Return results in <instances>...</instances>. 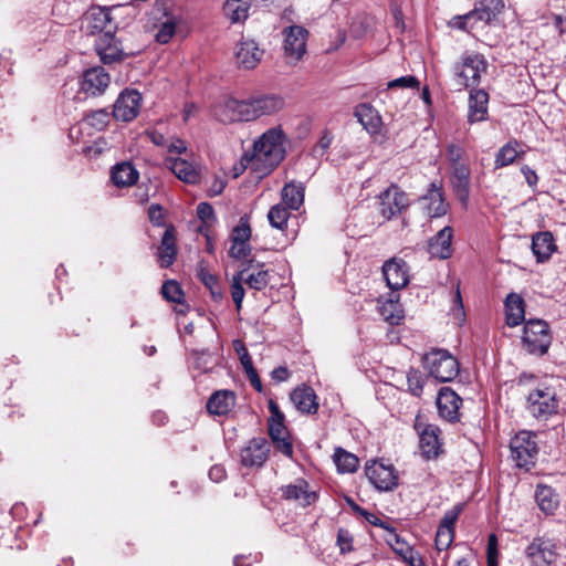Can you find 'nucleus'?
<instances>
[{
    "label": "nucleus",
    "mask_w": 566,
    "mask_h": 566,
    "mask_svg": "<svg viewBox=\"0 0 566 566\" xmlns=\"http://www.w3.org/2000/svg\"><path fill=\"white\" fill-rule=\"evenodd\" d=\"M95 51L105 65L119 63L129 56V54L123 51L120 42L115 38L114 32L109 30L99 34L95 40Z\"/></svg>",
    "instance_id": "obj_11"
},
{
    "label": "nucleus",
    "mask_w": 566,
    "mask_h": 566,
    "mask_svg": "<svg viewBox=\"0 0 566 566\" xmlns=\"http://www.w3.org/2000/svg\"><path fill=\"white\" fill-rule=\"evenodd\" d=\"M420 200L424 203L423 208L430 218H440L448 212L449 205L446 202L441 182L432 181Z\"/></svg>",
    "instance_id": "obj_16"
},
{
    "label": "nucleus",
    "mask_w": 566,
    "mask_h": 566,
    "mask_svg": "<svg viewBox=\"0 0 566 566\" xmlns=\"http://www.w3.org/2000/svg\"><path fill=\"white\" fill-rule=\"evenodd\" d=\"M475 8L482 14L483 24H490L502 12L504 2L503 0H480Z\"/></svg>",
    "instance_id": "obj_43"
},
{
    "label": "nucleus",
    "mask_w": 566,
    "mask_h": 566,
    "mask_svg": "<svg viewBox=\"0 0 566 566\" xmlns=\"http://www.w3.org/2000/svg\"><path fill=\"white\" fill-rule=\"evenodd\" d=\"M217 118L222 123L241 122L239 113V99L228 97L216 107Z\"/></svg>",
    "instance_id": "obj_37"
},
{
    "label": "nucleus",
    "mask_w": 566,
    "mask_h": 566,
    "mask_svg": "<svg viewBox=\"0 0 566 566\" xmlns=\"http://www.w3.org/2000/svg\"><path fill=\"white\" fill-rule=\"evenodd\" d=\"M420 82L415 75H403L388 82V88H419Z\"/></svg>",
    "instance_id": "obj_57"
},
{
    "label": "nucleus",
    "mask_w": 566,
    "mask_h": 566,
    "mask_svg": "<svg viewBox=\"0 0 566 566\" xmlns=\"http://www.w3.org/2000/svg\"><path fill=\"white\" fill-rule=\"evenodd\" d=\"M142 101V94L137 90L125 88L114 104V118L125 123L134 120L139 114Z\"/></svg>",
    "instance_id": "obj_10"
},
{
    "label": "nucleus",
    "mask_w": 566,
    "mask_h": 566,
    "mask_svg": "<svg viewBox=\"0 0 566 566\" xmlns=\"http://www.w3.org/2000/svg\"><path fill=\"white\" fill-rule=\"evenodd\" d=\"M229 254L235 260H243L248 258L251 254V245L249 241L231 242Z\"/></svg>",
    "instance_id": "obj_59"
},
{
    "label": "nucleus",
    "mask_w": 566,
    "mask_h": 566,
    "mask_svg": "<svg viewBox=\"0 0 566 566\" xmlns=\"http://www.w3.org/2000/svg\"><path fill=\"white\" fill-rule=\"evenodd\" d=\"M223 9L232 23L243 21L248 18L249 7L245 2L240 0H227Z\"/></svg>",
    "instance_id": "obj_46"
},
{
    "label": "nucleus",
    "mask_w": 566,
    "mask_h": 566,
    "mask_svg": "<svg viewBox=\"0 0 566 566\" xmlns=\"http://www.w3.org/2000/svg\"><path fill=\"white\" fill-rule=\"evenodd\" d=\"M251 227L249 223V217L247 214L239 219V223L232 229L230 239L231 242H243L250 241Z\"/></svg>",
    "instance_id": "obj_51"
},
{
    "label": "nucleus",
    "mask_w": 566,
    "mask_h": 566,
    "mask_svg": "<svg viewBox=\"0 0 566 566\" xmlns=\"http://www.w3.org/2000/svg\"><path fill=\"white\" fill-rule=\"evenodd\" d=\"M305 188L302 182L290 181L281 191L283 206L290 210H298L304 202Z\"/></svg>",
    "instance_id": "obj_34"
},
{
    "label": "nucleus",
    "mask_w": 566,
    "mask_h": 566,
    "mask_svg": "<svg viewBox=\"0 0 566 566\" xmlns=\"http://www.w3.org/2000/svg\"><path fill=\"white\" fill-rule=\"evenodd\" d=\"M462 398L450 387H442L437 397L438 413L448 422L454 423L460 420V406Z\"/></svg>",
    "instance_id": "obj_14"
},
{
    "label": "nucleus",
    "mask_w": 566,
    "mask_h": 566,
    "mask_svg": "<svg viewBox=\"0 0 566 566\" xmlns=\"http://www.w3.org/2000/svg\"><path fill=\"white\" fill-rule=\"evenodd\" d=\"M379 211L385 219H391L409 206V200L403 191L392 186L379 196Z\"/></svg>",
    "instance_id": "obj_13"
},
{
    "label": "nucleus",
    "mask_w": 566,
    "mask_h": 566,
    "mask_svg": "<svg viewBox=\"0 0 566 566\" xmlns=\"http://www.w3.org/2000/svg\"><path fill=\"white\" fill-rule=\"evenodd\" d=\"M354 115L370 134H377L380 130L382 124L381 116L371 104H358L354 109Z\"/></svg>",
    "instance_id": "obj_28"
},
{
    "label": "nucleus",
    "mask_w": 566,
    "mask_h": 566,
    "mask_svg": "<svg viewBox=\"0 0 566 566\" xmlns=\"http://www.w3.org/2000/svg\"><path fill=\"white\" fill-rule=\"evenodd\" d=\"M138 178L139 172L130 161L117 163L112 167L111 180L118 188L133 186Z\"/></svg>",
    "instance_id": "obj_29"
},
{
    "label": "nucleus",
    "mask_w": 566,
    "mask_h": 566,
    "mask_svg": "<svg viewBox=\"0 0 566 566\" xmlns=\"http://www.w3.org/2000/svg\"><path fill=\"white\" fill-rule=\"evenodd\" d=\"M270 443L263 437L250 439L239 452L240 464L244 468H262L269 459Z\"/></svg>",
    "instance_id": "obj_8"
},
{
    "label": "nucleus",
    "mask_w": 566,
    "mask_h": 566,
    "mask_svg": "<svg viewBox=\"0 0 566 566\" xmlns=\"http://www.w3.org/2000/svg\"><path fill=\"white\" fill-rule=\"evenodd\" d=\"M449 25L453 29L462 30V31H470L474 29V22H471L469 19L468 13L463 15H455L451 19L449 22Z\"/></svg>",
    "instance_id": "obj_62"
},
{
    "label": "nucleus",
    "mask_w": 566,
    "mask_h": 566,
    "mask_svg": "<svg viewBox=\"0 0 566 566\" xmlns=\"http://www.w3.org/2000/svg\"><path fill=\"white\" fill-rule=\"evenodd\" d=\"M489 94L484 90L472 88L469 95L468 122L475 124L488 118Z\"/></svg>",
    "instance_id": "obj_23"
},
{
    "label": "nucleus",
    "mask_w": 566,
    "mask_h": 566,
    "mask_svg": "<svg viewBox=\"0 0 566 566\" xmlns=\"http://www.w3.org/2000/svg\"><path fill=\"white\" fill-rule=\"evenodd\" d=\"M242 282H244L250 289L255 291H262L270 282V274L268 270H260L256 273H250L245 275L243 273Z\"/></svg>",
    "instance_id": "obj_49"
},
{
    "label": "nucleus",
    "mask_w": 566,
    "mask_h": 566,
    "mask_svg": "<svg viewBox=\"0 0 566 566\" xmlns=\"http://www.w3.org/2000/svg\"><path fill=\"white\" fill-rule=\"evenodd\" d=\"M462 509H463L462 504H457L451 510H448L443 514L438 526H440L444 530H447V528L454 530L455 522L458 521L459 515L462 512Z\"/></svg>",
    "instance_id": "obj_55"
},
{
    "label": "nucleus",
    "mask_w": 566,
    "mask_h": 566,
    "mask_svg": "<svg viewBox=\"0 0 566 566\" xmlns=\"http://www.w3.org/2000/svg\"><path fill=\"white\" fill-rule=\"evenodd\" d=\"M111 84V76L103 66H93L84 71L80 86L88 96H99L105 93Z\"/></svg>",
    "instance_id": "obj_12"
},
{
    "label": "nucleus",
    "mask_w": 566,
    "mask_h": 566,
    "mask_svg": "<svg viewBox=\"0 0 566 566\" xmlns=\"http://www.w3.org/2000/svg\"><path fill=\"white\" fill-rule=\"evenodd\" d=\"M272 442L276 451L290 459L293 458V444L289 438L277 437L276 439H272Z\"/></svg>",
    "instance_id": "obj_60"
},
{
    "label": "nucleus",
    "mask_w": 566,
    "mask_h": 566,
    "mask_svg": "<svg viewBox=\"0 0 566 566\" xmlns=\"http://www.w3.org/2000/svg\"><path fill=\"white\" fill-rule=\"evenodd\" d=\"M440 433V428L431 423L427 424L419 433V449L424 459H437L442 452Z\"/></svg>",
    "instance_id": "obj_19"
},
{
    "label": "nucleus",
    "mask_w": 566,
    "mask_h": 566,
    "mask_svg": "<svg viewBox=\"0 0 566 566\" xmlns=\"http://www.w3.org/2000/svg\"><path fill=\"white\" fill-rule=\"evenodd\" d=\"M290 209H287L285 206L277 203L273 206L269 213L268 219L271 224V227L283 230L287 226V221L290 218Z\"/></svg>",
    "instance_id": "obj_48"
},
{
    "label": "nucleus",
    "mask_w": 566,
    "mask_h": 566,
    "mask_svg": "<svg viewBox=\"0 0 566 566\" xmlns=\"http://www.w3.org/2000/svg\"><path fill=\"white\" fill-rule=\"evenodd\" d=\"M525 556L531 566H552L558 558L556 542L546 536L534 537L525 548Z\"/></svg>",
    "instance_id": "obj_7"
},
{
    "label": "nucleus",
    "mask_w": 566,
    "mask_h": 566,
    "mask_svg": "<svg viewBox=\"0 0 566 566\" xmlns=\"http://www.w3.org/2000/svg\"><path fill=\"white\" fill-rule=\"evenodd\" d=\"M521 153V144L517 140H510L502 146L495 156V168L506 167L514 163Z\"/></svg>",
    "instance_id": "obj_40"
},
{
    "label": "nucleus",
    "mask_w": 566,
    "mask_h": 566,
    "mask_svg": "<svg viewBox=\"0 0 566 566\" xmlns=\"http://www.w3.org/2000/svg\"><path fill=\"white\" fill-rule=\"evenodd\" d=\"M239 113L241 122H250L259 118V114L256 112V106L254 102V97L245 101L239 99Z\"/></svg>",
    "instance_id": "obj_53"
},
{
    "label": "nucleus",
    "mask_w": 566,
    "mask_h": 566,
    "mask_svg": "<svg viewBox=\"0 0 566 566\" xmlns=\"http://www.w3.org/2000/svg\"><path fill=\"white\" fill-rule=\"evenodd\" d=\"M191 356L193 358V367L200 373H209L218 364L216 355L210 353L208 349L192 350Z\"/></svg>",
    "instance_id": "obj_42"
},
{
    "label": "nucleus",
    "mask_w": 566,
    "mask_h": 566,
    "mask_svg": "<svg viewBox=\"0 0 566 566\" xmlns=\"http://www.w3.org/2000/svg\"><path fill=\"white\" fill-rule=\"evenodd\" d=\"M285 157L284 134L281 128H271L254 143L251 153L241 158L242 169L250 167L258 177L268 176Z\"/></svg>",
    "instance_id": "obj_1"
},
{
    "label": "nucleus",
    "mask_w": 566,
    "mask_h": 566,
    "mask_svg": "<svg viewBox=\"0 0 566 566\" xmlns=\"http://www.w3.org/2000/svg\"><path fill=\"white\" fill-rule=\"evenodd\" d=\"M307 30L301 25H292L284 31V53L286 56L298 61L306 49Z\"/></svg>",
    "instance_id": "obj_18"
},
{
    "label": "nucleus",
    "mask_w": 566,
    "mask_h": 566,
    "mask_svg": "<svg viewBox=\"0 0 566 566\" xmlns=\"http://www.w3.org/2000/svg\"><path fill=\"white\" fill-rule=\"evenodd\" d=\"M511 459L517 468L531 470L538 452L534 437L528 431H520L510 442Z\"/></svg>",
    "instance_id": "obj_5"
},
{
    "label": "nucleus",
    "mask_w": 566,
    "mask_h": 566,
    "mask_svg": "<svg viewBox=\"0 0 566 566\" xmlns=\"http://www.w3.org/2000/svg\"><path fill=\"white\" fill-rule=\"evenodd\" d=\"M243 349V354H240V363L247 374V377L250 380L251 386L258 391L261 392L263 390L261 379L258 375L256 369L253 366L252 358L248 353V349L244 345H241Z\"/></svg>",
    "instance_id": "obj_44"
},
{
    "label": "nucleus",
    "mask_w": 566,
    "mask_h": 566,
    "mask_svg": "<svg viewBox=\"0 0 566 566\" xmlns=\"http://www.w3.org/2000/svg\"><path fill=\"white\" fill-rule=\"evenodd\" d=\"M447 157L451 161L452 167L454 165H465L464 163H460L462 155H463V148L455 144H450L447 146L446 149Z\"/></svg>",
    "instance_id": "obj_63"
},
{
    "label": "nucleus",
    "mask_w": 566,
    "mask_h": 566,
    "mask_svg": "<svg viewBox=\"0 0 566 566\" xmlns=\"http://www.w3.org/2000/svg\"><path fill=\"white\" fill-rule=\"evenodd\" d=\"M389 532L390 538L388 543L392 547V549L400 555L405 560L409 562L412 565L413 560V549L403 541L397 533L396 530L391 526Z\"/></svg>",
    "instance_id": "obj_45"
},
{
    "label": "nucleus",
    "mask_w": 566,
    "mask_h": 566,
    "mask_svg": "<svg viewBox=\"0 0 566 566\" xmlns=\"http://www.w3.org/2000/svg\"><path fill=\"white\" fill-rule=\"evenodd\" d=\"M488 62L482 54L468 53L454 65V81L459 90L475 86L481 74L486 72Z\"/></svg>",
    "instance_id": "obj_4"
},
{
    "label": "nucleus",
    "mask_w": 566,
    "mask_h": 566,
    "mask_svg": "<svg viewBox=\"0 0 566 566\" xmlns=\"http://www.w3.org/2000/svg\"><path fill=\"white\" fill-rule=\"evenodd\" d=\"M427 379L428 377L422 371L410 368L407 373L408 391L415 397H421Z\"/></svg>",
    "instance_id": "obj_47"
},
{
    "label": "nucleus",
    "mask_w": 566,
    "mask_h": 566,
    "mask_svg": "<svg viewBox=\"0 0 566 566\" xmlns=\"http://www.w3.org/2000/svg\"><path fill=\"white\" fill-rule=\"evenodd\" d=\"M161 295L168 302L179 304L182 302L184 291L177 281L167 280L161 286Z\"/></svg>",
    "instance_id": "obj_50"
},
{
    "label": "nucleus",
    "mask_w": 566,
    "mask_h": 566,
    "mask_svg": "<svg viewBox=\"0 0 566 566\" xmlns=\"http://www.w3.org/2000/svg\"><path fill=\"white\" fill-rule=\"evenodd\" d=\"M247 271H248V269H243L238 274H235L233 276V281L231 284V296L235 304L237 311H240L242 307V301H243L244 294H245V291H244V287L242 284L243 283L242 279H243V273H247Z\"/></svg>",
    "instance_id": "obj_52"
},
{
    "label": "nucleus",
    "mask_w": 566,
    "mask_h": 566,
    "mask_svg": "<svg viewBox=\"0 0 566 566\" xmlns=\"http://www.w3.org/2000/svg\"><path fill=\"white\" fill-rule=\"evenodd\" d=\"M454 538V530H444L438 526L434 544L438 551H444L450 547Z\"/></svg>",
    "instance_id": "obj_54"
},
{
    "label": "nucleus",
    "mask_w": 566,
    "mask_h": 566,
    "mask_svg": "<svg viewBox=\"0 0 566 566\" xmlns=\"http://www.w3.org/2000/svg\"><path fill=\"white\" fill-rule=\"evenodd\" d=\"M197 276L209 290L211 298L214 302H220L223 298L221 283L217 275L210 273L206 268L200 266L197 271Z\"/></svg>",
    "instance_id": "obj_39"
},
{
    "label": "nucleus",
    "mask_w": 566,
    "mask_h": 566,
    "mask_svg": "<svg viewBox=\"0 0 566 566\" xmlns=\"http://www.w3.org/2000/svg\"><path fill=\"white\" fill-rule=\"evenodd\" d=\"M527 410L537 419H547L557 413L556 390L553 387L545 386L531 391L527 397Z\"/></svg>",
    "instance_id": "obj_6"
},
{
    "label": "nucleus",
    "mask_w": 566,
    "mask_h": 566,
    "mask_svg": "<svg viewBox=\"0 0 566 566\" xmlns=\"http://www.w3.org/2000/svg\"><path fill=\"white\" fill-rule=\"evenodd\" d=\"M453 229L450 226H446L439 230L428 241V253L433 259L447 260L451 258Z\"/></svg>",
    "instance_id": "obj_20"
},
{
    "label": "nucleus",
    "mask_w": 566,
    "mask_h": 566,
    "mask_svg": "<svg viewBox=\"0 0 566 566\" xmlns=\"http://www.w3.org/2000/svg\"><path fill=\"white\" fill-rule=\"evenodd\" d=\"M166 166L184 182L195 185L200 181L199 170L186 159L169 157L166 159Z\"/></svg>",
    "instance_id": "obj_27"
},
{
    "label": "nucleus",
    "mask_w": 566,
    "mask_h": 566,
    "mask_svg": "<svg viewBox=\"0 0 566 566\" xmlns=\"http://www.w3.org/2000/svg\"><path fill=\"white\" fill-rule=\"evenodd\" d=\"M378 313L384 318V321L390 325H398L403 318V312L400 303L397 298L394 300L392 297L386 300L385 302L379 301Z\"/></svg>",
    "instance_id": "obj_35"
},
{
    "label": "nucleus",
    "mask_w": 566,
    "mask_h": 566,
    "mask_svg": "<svg viewBox=\"0 0 566 566\" xmlns=\"http://www.w3.org/2000/svg\"><path fill=\"white\" fill-rule=\"evenodd\" d=\"M177 255L176 235L174 226L166 228L160 245L158 247L157 256L160 268L167 269L174 264Z\"/></svg>",
    "instance_id": "obj_24"
},
{
    "label": "nucleus",
    "mask_w": 566,
    "mask_h": 566,
    "mask_svg": "<svg viewBox=\"0 0 566 566\" xmlns=\"http://www.w3.org/2000/svg\"><path fill=\"white\" fill-rule=\"evenodd\" d=\"M505 322L510 327L525 323V302L517 293H510L504 301Z\"/></svg>",
    "instance_id": "obj_25"
},
{
    "label": "nucleus",
    "mask_w": 566,
    "mask_h": 566,
    "mask_svg": "<svg viewBox=\"0 0 566 566\" xmlns=\"http://www.w3.org/2000/svg\"><path fill=\"white\" fill-rule=\"evenodd\" d=\"M531 248L537 262L547 261L556 249L553 234L548 231L534 234Z\"/></svg>",
    "instance_id": "obj_32"
},
{
    "label": "nucleus",
    "mask_w": 566,
    "mask_h": 566,
    "mask_svg": "<svg viewBox=\"0 0 566 566\" xmlns=\"http://www.w3.org/2000/svg\"><path fill=\"white\" fill-rule=\"evenodd\" d=\"M430 377L440 382L453 380L459 374V361L446 349H433L422 358Z\"/></svg>",
    "instance_id": "obj_2"
},
{
    "label": "nucleus",
    "mask_w": 566,
    "mask_h": 566,
    "mask_svg": "<svg viewBox=\"0 0 566 566\" xmlns=\"http://www.w3.org/2000/svg\"><path fill=\"white\" fill-rule=\"evenodd\" d=\"M450 185L455 198L463 208H467L471 188V169L469 165H454L451 168Z\"/></svg>",
    "instance_id": "obj_15"
},
{
    "label": "nucleus",
    "mask_w": 566,
    "mask_h": 566,
    "mask_svg": "<svg viewBox=\"0 0 566 566\" xmlns=\"http://www.w3.org/2000/svg\"><path fill=\"white\" fill-rule=\"evenodd\" d=\"M175 31L176 23L172 20H167L160 25L156 34V41L161 44L168 43L172 35L175 34Z\"/></svg>",
    "instance_id": "obj_58"
},
{
    "label": "nucleus",
    "mask_w": 566,
    "mask_h": 566,
    "mask_svg": "<svg viewBox=\"0 0 566 566\" xmlns=\"http://www.w3.org/2000/svg\"><path fill=\"white\" fill-rule=\"evenodd\" d=\"M235 403V395L232 390L222 389L214 391L207 401V410L214 416H226Z\"/></svg>",
    "instance_id": "obj_26"
},
{
    "label": "nucleus",
    "mask_w": 566,
    "mask_h": 566,
    "mask_svg": "<svg viewBox=\"0 0 566 566\" xmlns=\"http://www.w3.org/2000/svg\"><path fill=\"white\" fill-rule=\"evenodd\" d=\"M290 398L301 413L315 415L318 410L317 396L311 386L302 385L295 388Z\"/></svg>",
    "instance_id": "obj_22"
},
{
    "label": "nucleus",
    "mask_w": 566,
    "mask_h": 566,
    "mask_svg": "<svg viewBox=\"0 0 566 566\" xmlns=\"http://www.w3.org/2000/svg\"><path fill=\"white\" fill-rule=\"evenodd\" d=\"M149 221L156 227H163L164 222V209L158 203H153L148 208Z\"/></svg>",
    "instance_id": "obj_61"
},
{
    "label": "nucleus",
    "mask_w": 566,
    "mask_h": 566,
    "mask_svg": "<svg viewBox=\"0 0 566 566\" xmlns=\"http://www.w3.org/2000/svg\"><path fill=\"white\" fill-rule=\"evenodd\" d=\"M522 343L531 355L543 356L552 344V335L547 322L535 318L524 323Z\"/></svg>",
    "instance_id": "obj_3"
},
{
    "label": "nucleus",
    "mask_w": 566,
    "mask_h": 566,
    "mask_svg": "<svg viewBox=\"0 0 566 566\" xmlns=\"http://www.w3.org/2000/svg\"><path fill=\"white\" fill-rule=\"evenodd\" d=\"M254 102L259 117L272 115L281 111L284 106V99L275 94L254 97Z\"/></svg>",
    "instance_id": "obj_36"
},
{
    "label": "nucleus",
    "mask_w": 566,
    "mask_h": 566,
    "mask_svg": "<svg viewBox=\"0 0 566 566\" xmlns=\"http://www.w3.org/2000/svg\"><path fill=\"white\" fill-rule=\"evenodd\" d=\"M336 544L339 547V553L342 555H346V554L350 553L354 549L353 535L350 534V532L345 528H339L337 532Z\"/></svg>",
    "instance_id": "obj_56"
},
{
    "label": "nucleus",
    "mask_w": 566,
    "mask_h": 566,
    "mask_svg": "<svg viewBox=\"0 0 566 566\" xmlns=\"http://www.w3.org/2000/svg\"><path fill=\"white\" fill-rule=\"evenodd\" d=\"M282 496L285 500L301 501L303 506H308L317 499L315 492L308 491V483L304 479H298L295 484L282 486Z\"/></svg>",
    "instance_id": "obj_30"
},
{
    "label": "nucleus",
    "mask_w": 566,
    "mask_h": 566,
    "mask_svg": "<svg viewBox=\"0 0 566 566\" xmlns=\"http://www.w3.org/2000/svg\"><path fill=\"white\" fill-rule=\"evenodd\" d=\"M88 19V29L91 32H101V34L106 31L114 32L115 24L113 22L112 13L109 8L105 7H95L92 8L87 15Z\"/></svg>",
    "instance_id": "obj_31"
},
{
    "label": "nucleus",
    "mask_w": 566,
    "mask_h": 566,
    "mask_svg": "<svg viewBox=\"0 0 566 566\" xmlns=\"http://www.w3.org/2000/svg\"><path fill=\"white\" fill-rule=\"evenodd\" d=\"M365 474L378 491H391L398 485V476L392 464L373 460L366 463Z\"/></svg>",
    "instance_id": "obj_9"
},
{
    "label": "nucleus",
    "mask_w": 566,
    "mask_h": 566,
    "mask_svg": "<svg viewBox=\"0 0 566 566\" xmlns=\"http://www.w3.org/2000/svg\"><path fill=\"white\" fill-rule=\"evenodd\" d=\"M382 274L388 287L398 291L409 282L407 263L402 260L391 259L382 265Z\"/></svg>",
    "instance_id": "obj_21"
},
{
    "label": "nucleus",
    "mask_w": 566,
    "mask_h": 566,
    "mask_svg": "<svg viewBox=\"0 0 566 566\" xmlns=\"http://www.w3.org/2000/svg\"><path fill=\"white\" fill-rule=\"evenodd\" d=\"M535 500L539 510L546 515H552L559 506V495L546 484H537Z\"/></svg>",
    "instance_id": "obj_33"
},
{
    "label": "nucleus",
    "mask_w": 566,
    "mask_h": 566,
    "mask_svg": "<svg viewBox=\"0 0 566 566\" xmlns=\"http://www.w3.org/2000/svg\"><path fill=\"white\" fill-rule=\"evenodd\" d=\"M197 214L198 218L203 222H208L210 220L216 219L214 210L212 206L208 202H200L197 206Z\"/></svg>",
    "instance_id": "obj_64"
},
{
    "label": "nucleus",
    "mask_w": 566,
    "mask_h": 566,
    "mask_svg": "<svg viewBox=\"0 0 566 566\" xmlns=\"http://www.w3.org/2000/svg\"><path fill=\"white\" fill-rule=\"evenodd\" d=\"M264 51L252 39H242L237 44L235 62L239 67L253 70L261 62Z\"/></svg>",
    "instance_id": "obj_17"
},
{
    "label": "nucleus",
    "mask_w": 566,
    "mask_h": 566,
    "mask_svg": "<svg viewBox=\"0 0 566 566\" xmlns=\"http://www.w3.org/2000/svg\"><path fill=\"white\" fill-rule=\"evenodd\" d=\"M112 118H114L113 111L109 112L107 108H99L86 113L83 120L92 128L103 130L108 126Z\"/></svg>",
    "instance_id": "obj_41"
},
{
    "label": "nucleus",
    "mask_w": 566,
    "mask_h": 566,
    "mask_svg": "<svg viewBox=\"0 0 566 566\" xmlns=\"http://www.w3.org/2000/svg\"><path fill=\"white\" fill-rule=\"evenodd\" d=\"M333 459L340 473H353L359 465L358 458L343 448L335 449Z\"/></svg>",
    "instance_id": "obj_38"
}]
</instances>
